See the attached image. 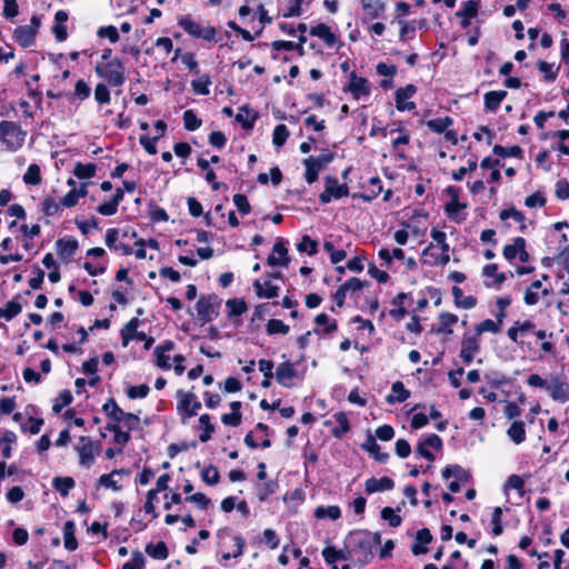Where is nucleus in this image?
<instances>
[{
    "instance_id": "42",
    "label": "nucleus",
    "mask_w": 569,
    "mask_h": 569,
    "mask_svg": "<svg viewBox=\"0 0 569 569\" xmlns=\"http://www.w3.org/2000/svg\"><path fill=\"white\" fill-rule=\"evenodd\" d=\"M97 167L93 163H78L74 167L73 173L79 179H90L96 174Z\"/></svg>"
},
{
    "instance_id": "55",
    "label": "nucleus",
    "mask_w": 569,
    "mask_h": 569,
    "mask_svg": "<svg viewBox=\"0 0 569 569\" xmlns=\"http://www.w3.org/2000/svg\"><path fill=\"white\" fill-rule=\"evenodd\" d=\"M119 473L120 471L113 470L111 473L102 475L99 478V483L106 488H110L114 491H118L120 489V486L118 485V481L114 479V477Z\"/></svg>"
},
{
    "instance_id": "43",
    "label": "nucleus",
    "mask_w": 569,
    "mask_h": 569,
    "mask_svg": "<svg viewBox=\"0 0 569 569\" xmlns=\"http://www.w3.org/2000/svg\"><path fill=\"white\" fill-rule=\"evenodd\" d=\"M500 330V325L491 319H486L476 326V335H478V337L485 332L498 333Z\"/></svg>"
},
{
    "instance_id": "11",
    "label": "nucleus",
    "mask_w": 569,
    "mask_h": 569,
    "mask_svg": "<svg viewBox=\"0 0 569 569\" xmlns=\"http://www.w3.org/2000/svg\"><path fill=\"white\" fill-rule=\"evenodd\" d=\"M179 26L190 36L194 38H201L204 40H212L216 36V29L213 27H201L196 21L188 17H183L179 20Z\"/></svg>"
},
{
    "instance_id": "53",
    "label": "nucleus",
    "mask_w": 569,
    "mask_h": 569,
    "mask_svg": "<svg viewBox=\"0 0 569 569\" xmlns=\"http://www.w3.org/2000/svg\"><path fill=\"white\" fill-rule=\"evenodd\" d=\"M94 99L100 104L109 103L111 100L108 87L100 82L94 88Z\"/></svg>"
},
{
    "instance_id": "27",
    "label": "nucleus",
    "mask_w": 569,
    "mask_h": 569,
    "mask_svg": "<svg viewBox=\"0 0 569 569\" xmlns=\"http://www.w3.org/2000/svg\"><path fill=\"white\" fill-rule=\"evenodd\" d=\"M507 97V91H489L485 94V107L489 111H496L502 100Z\"/></svg>"
},
{
    "instance_id": "32",
    "label": "nucleus",
    "mask_w": 569,
    "mask_h": 569,
    "mask_svg": "<svg viewBox=\"0 0 569 569\" xmlns=\"http://www.w3.org/2000/svg\"><path fill=\"white\" fill-rule=\"evenodd\" d=\"M509 438L517 445L526 439L525 425L521 421H515L507 431Z\"/></svg>"
},
{
    "instance_id": "64",
    "label": "nucleus",
    "mask_w": 569,
    "mask_h": 569,
    "mask_svg": "<svg viewBox=\"0 0 569 569\" xmlns=\"http://www.w3.org/2000/svg\"><path fill=\"white\" fill-rule=\"evenodd\" d=\"M560 140L558 149L561 153L569 156V130H560L557 132Z\"/></svg>"
},
{
    "instance_id": "16",
    "label": "nucleus",
    "mask_w": 569,
    "mask_h": 569,
    "mask_svg": "<svg viewBox=\"0 0 569 569\" xmlns=\"http://www.w3.org/2000/svg\"><path fill=\"white\" fill-rule=\"evenodd\" d=\"M348 90L356 99L367 97L370 94V87L367 79L358 77L356 73L350 74Z\"/></svg>"
},
{
    "instance_id": "40",
    "label": "nucleus",
    "mask_w": 569,
    "mask_h": 569,
    "mask_svg": "<svg viewBox=\"0 0 569 569\" xmlns=\"http://www.w3.org/2000/svg\"><path fill=\"white\" fill-rule=\"evenodd\" d=\"M542 286L541 280H536L531 283V286L526 290L523 301L528 306H535L539 301V296L537 290Z\"/></svg>"
},
{
    "instance_id": "56",
    "label": "nucleus",
    "mask_w": 569,
    "mask_h": 569,
    "mask_svg": "<svg viewBox=\"0 0 569 569\" xmlns=\"http://www.w3.org/2000/svg\"><path fill=\"white\" fill-rule=\"evenodd\" d=\"M144 562H146V559H144L143 555L141 553V551L134 550L132 552L131 560L126 562L122 566V569H143Z\"/></svg>"
},
{
    "instance_id": "61",
    "label": "nucleus",
    "mask_w": 569,
    "mask_h": 569,
    "mask_svg": "<svg viewBox=\"0 0 569 569\" xmlns=\"http://www.w3.org/2000/svg\"><path fill=\"white\" fill-rule=\"evenodd\" d=\"M201 478L208 485H216L219 481V472L217 468L209 466L204 468L201 472Z\"/></svg>"
},
{
    "instance_id": "44",
    "label": "nucleus",
    "mask_w": 569,
    "mask_h": 569,
    "mask_svg": "<svg viewBox=\"0 0 569 569\" xmlns=\"http://www.w3.org/2000/svg\"><path fill=\"white\" fill-rule=\"evenodd\" d=\"M199 422L204 429V431L199 436V440L201 442H207L214 432V426L210 422V417L207 413L200 416Z\"/></svg>"
},
{
    "instance_id": "15",
    "label": "nucleus",
    "mask_w": 569,
    "mask_h": 569,
    "mask_svg": "<svg viewBox=\"0 0 569 569\" xmlns=\"http://www.w3.org/2000/svg\"><path fill=\"white\" fill-rule=\"evenodd\" d=\"M452 119L450 117L445 118H437L427 121V126L430 130L437 133H445L446 139L449 141H452L453 143L457 142L456 132L452 130H449V127L452 126Z\"/></svg>"
},
{
    "instance_id": "49",
    "label": "nucleus",
    "mask_w": 569,
    "mask_h": 569,
    "mask_svg": "<svg viewBox=\"0 0 569 569\" xmlns=\"http://www.w3.org/2000/svg\"><path fill=\"white\" fill-rule=\"evenodd\" d=\"M211 84V79L209 76H202L197 80L191 82V87L193 91L198 94H209V86Z\"/></svg>"
},
{
    "instance_id": "37",
    "label": "nucleus",
    "mask_w": 569,
    "mask_h": 569,
    "mask_svg": "<svg viewBox=\"0 0 569 569\" xmlns=\"http://www.w3.org/2000/svg\"><path fill=\"white\" fill-rule=\"evenodd\" d=\"M458 321V317L453 313L443 312L439 317V332H443L447 335L452 333L451 326Z\"/></svg>"
},
{
    "instance_id": "60",
    "label": "nucleus",
    "mask_w": 569,
    "mask_h": 569,
    "mask_svg": "<svg viewBox=\"0 0 569 569\" xmlns=\"http://www.w3.org/2000/svg\"><path fill=\"white\" fill-rule=\"evenodd\" d=\"M234 206L242 214H248L251 211V206L244 194L237 193L232 198Z\"/></svg>"
},
{
    "instance_id": "47",
    "label": "nucleus",
    "mask_w": 569,
    "mask_h": 569,
    "mask_svg": "<svg viewBox=\"0 0 569 569\" xmlns=\"http://www.w3.org/2000/svg\"><path fill=\"white\" fill-rule=\"evenodd\" d=\"M266 330L269 335H287L289 332V326L278 319H271L266 326Z\"/></svg>"
},
{
    "instance_id": "26",
    "label": "nucleus",
    "mask_w": 569,
    "mask_h": 569,
    "mask_svg": "<svg viewBox=\"0 0 569 569\" xmlns=\"http://www.w3.org/2000/svg\"><path fill=\"white\" fill-rule=\"evenodd\" d=\"M452 297L456 306L462 309H471L477 305V299L475 297H465L462 290L457 286L452 288Z\"/></svg>"
},
{
    "instance_id": "46",
    "label": "nucleus",
    "mask_w": 569,
    "mask_h": 569,
    "mask_svg": "<svg viewBox=\"0 0 569 569\" xmlns=\"http://www.w3.org/2000/svg\"><path fill=\"white\" fill-rule=\"evenodd\" d=\"M317 241L312 240L309 236H303L301 241L297 244V250L313 256L317 253Z\"/></svg>"
},
{
    "instance_id": "5",
    "label": "nucleus",
    "mask_w": 569,
    "mask_h": 569,
    "mask_svg": "<svg viewBox=\"0 0 569 569\" xmlns=\"http://www.w3.org/2000/svg\"><path fill=\"white\" fill-rule=\"evenodd\" d=\"M333 160V153L326 151L318 157H309L303 160L306 168V181L311 184L318 180V174Z\"/></svg>"
},
{
    "instance_id": "1",
    "label": "nucleus",
    "mask_w": 569,
    "mask_h": 569,
    "mask_svg": "<svg viewBox=\"0 0 569 569\" xmlns=\"http://www.w3.org/2000/svg\"><path fill=\"white\" fill-rule=\"evenodd\" d=\"M349 541L353 545V551L361 556L362 561L368 562L373 555V549L381 543V535L359 530L350 535Z\"/></svg>"
},
{
    "instance_id": "57",
    "label": "nucleus",
    "mask_w": 569,
    "mask_h": 569,
    "mask_svg": "<svg viewBox=\"0 0 569 569\" xmlns=\"http://www.w3.org/2000/svg\"><path fill=\"white\" fill-rule=\"evenodd\" d=\"M381 518L387 520L391 527H399L401 525V517L396 515L393 509L390 507H385L381 510Z\"/></svg>"
},
{
    "instance_id": "33",
    "label": "nucleus",
    "mask_w": 569,
    "mask_h": 569,
    "mask_svg": "<svg viewBox=\"0 0 569 569\" xmlns=\"http://www.w3.org/2000/svg\"><path fill=\"white\" fill-rule=\"evenodd\" d=\"M362 9L371 18H377L385 9L381 0H360Z\"/></svg>"
},
{
    "instance_id": "34",
    "label": "nucleus",
    "mask_w": 569,
    "mask_h": 569,
    "mask_svg": "<svg viewBox=\"0 0 569 569\" xmlns=\"http://www.w3.org/2000/svg\"><path fill=\"white\" fill-rule=\"evenodd\" d=\"M522 247H526V240L521 237H517L511 244H507L503 248V256L507 260L515 259L519 251L522 249Z\"/></svg>"
},
{
    "instance_id": "59",
    "label": "nucleus",
    "mask_w": 569,
    "mask_h": 569,
    "mask_svg": "<svg viewBox=\"0 0 569 569\" xmlns=\"http://www.w3.org/2000/svg\"><path fill=\"white\" fill-rule=\"evenodd\" d=\"M99 38H107L110 42L114 43L119 40V33L116 27L107 26L99 28L97 32Z\"/></svg>"
},
{
    "instance_id": "39",
    "label": "nucleus",
    "mask_w": 569,
    "mask_h": 569,
    "mask_svg": "<svg viewBox=\"0 0 569 569\" xmlns=\"http://www.w3.org/2000/svg\"><path fill=\"white\" fill-rule=\"evenodd\" d=\"M22 311V307L19 302L10 300L4 305V308L0 309V317L6 320H11Z\"/></svg>"
},
{
    "instance_id": "58",
    "label": "nucleus",
    "mask_w": 569,
    "mask_h": 569,
    "mask_svg": "<svg viewBox=\"0 0 569 569\" xmlns=\"http://www.w3.org/2000/svg\"><path fill=\"white\" fill-rule=\"evenodd\" d=\"M107 429L114 433V441L119 445H126L130 440L129 433L122 431L118 423H109Z\"/></svg>"
},
{
    "instance_id": "8",
    "label": "nucleus",
    "mask_w": 569,
    "mask_h": 569,
    "mask_svg": "<svg viewBox=\"0 0 569 569\" xmlns=\"http://www.w3.org/2000/svg\"><path fill=\"white\" fill-rule=\"evenodd\" d=\"M325 183V190L319 196V200L323 204L329 203L331 199H340L349 193L348 186L340 184L338 179L335 177H326Z\"/></svg>"
},
{
    "instance_id": "35",
    "label": "nucleus",
    "mask_w": 569,
    "mask_h": 569,
    "mask_svg": "<svg viewBox=\"0 0 569 569\" xmlns=\"http://www.w3.org/2000/svg\"><path fill=\"white\" fill-rule=\"evenodd\" d=\"M23 181L27 184L38 186L41 183V170L40 167L36 163H32L28 167L26 173L23 174Z\"/></svg>"
},
{
    "instance_id": "51",
    "label": "nucleus",
    "mask_w": 569,
    "mask_h": 569,
    "mask_svg": "<svg viewBox=\"0 0 569 569\" xmlns=\"http://www.w3.org/2000/svg\"><path fill=\"white\" fill-rule=\"evenodd\" d=\"M369 452L375 455V458L381 462H386L389 458L388 453H380V446L376 442L372 437L367 439L366 445L363 446Z\"/></svg>"
},
{
    "instance_id": "30",
    "label": "nucleus",
    "mask_w": 569,
    "mask_h": 569,
    "mask_svg": "<svg viewBox=\"0 0 569 569\" xmlns=\"http://www.w3.org/2000/svg\"><path fill=\"white\" fill-rule=\"evenodd\" d=\"M63 542L64 548L69 551H73L78 547V542L74 536V525L72 521H67L63 526Z\"/></svg>"
},
{
    "instance_id": "22",
    "label": "nucleus",
    "mask_w": 569,
    "mask_h": 569,
    "mask_svg": "<svg viewBox=\"0 0 569 569\" xmlns=\"http://www.w3.org/2000/svg\"><path fill=\"white\" fill-rule=\"evenodd\" d=\"M287 249L283 243L278 241L273 244L272 253L268 257L269 266H287L289 263V259L287 257Z\"/></svg>"
},
{
    "instance_id": "45",
    "label": "nucleus",
    "mask_w": 569,
    "mask_h": 569,
    "mask_svg": "<svg viewBox=\"0 0 569 569\" xmlns=\"http://www.w3.org/2000/svg\"><path fill=\"white\" fill-rule=\"evenodd\" d=\"M499 217L501 220L513 219L516 222L520 223V230L525 229V217L516 208H508L502 210Z\"/></svg>"
},
{
    "instance_id": "12",
    "label": "nucleus",
    "mask_w": 569,
    "mask_h": 569,
    "mask_svg": "<svg viewBox=\"0 0 569 569\" xmlns=\"http://www.w3.org/2000/svg\"><path fill=\"white\" fill-rule=\"evenodd\" d=\"M280 272L267 274L263 282L256 280L253 287L259 298L271 299L279 296V287L273 284L272 279H279Z\"/></svg>"
},
{
    "instance_id": "36",
    "label": "nucleus",
    "mask_w": 569,
    "mask_h": 569,
    "mask_svg": "<svg viewBox=\"0 0 569 569\" xmlns=\"http://www.w3.org/2000/svg\"><path fill=\"white\" fill-rule=\"evenodd\" d=\"M52 483L54 489L63 497H67L69 491L74 487V480L71 477H56Z\"/></svg>"
},
{
    "instance_id": "10",
    "label": "nucleus",
    "mask_w": 569,
    "mask_h": 569,
    "mask_svg": "<svg viewBox=\"0 0 569 569\" xmlns=\"http://www.w3.org/2000/svg\"><path fill=\"white\" fill-rule=\"evenodd\" d=\"M139 325L140 320L138 318H132L122 329L121 337L124 347L132 339L144 341L146 349H149L152 346L154 339L152 337H148L142 331H138L137 328L139 327Z\"/></svg>"
},
{
    "instance_id": "54",
    "label": "nucleus",
    "mask_w": 569,
    "mask_h": 569,
    "mask_svg": "<svg viewBox=\"0 0 569 569\" xmlns=\"http://www.w3.org/2000/svg\"><path fill=\"white\" fill-rule=\"evenodd\" d=\"M72 395L69 390H63L59 393L58 399L52 406V410L58 413L62 410V408L67 407L72 402Z\"/></svg>"
},
{
    "instance_id": "17",
    "label": "nucleus",
    "mask_w": 569,
    "mask_h": 569,
    "mask_svg": "<svg viewBox=\"0 0 569 569\" xmlns=\"http://www.w3.org/2000/svg\"><path fill=\"white\" fill-rule=\"evenodd\" d=\"M395 486V482L389 477L382 478H369L365 483V489L368 493L382 492L391 490Z\"/></svg>"
},
{
    "instance_id": "31",
    "label": "nucleus",
    "mask_w": 569,
    "mask_h": 569,
    "mask_svg": "<svg viewBox=\"0 0 569 569\" xmlns=\"http://www.w3.org/2000/svg\"><path fill=\"white\" fill-rule=\"evenodd\" d=\"M146 552L154 558V559H159V560H164L168 558L169 556V551H168V548L166 546V543L163 541H159L158 543L153 545V543H148L146 546Z\"/></svg>"
},
{
    "instance_id": "20",
    "label": "nucleus",
    "mask_w": 569,
    "mask_h": 569,
    "mask_svg": "<svg viewBox=\"0 0 569 569\" xmlns=\"http://www.w3.org/2000/svg\"><path fill=\"white\" fill-rule=\"evenodd\" d=\"M296 377V368L290 361H284L277 367L276 379L283 387H289V381Z\"/></svg>"
},
{
    "instance_id": "63",
    "label": "nucleus",
    "mask_w": 569,
    "mask_h": 569,
    "mask_svg": "<svg viewBox=\"0 0 569 569\" xmlns=\"http://www.w3.org/2000/svg\"><path fill=\"white\" fill-rule=\"evenodd\" d=\"M502 509L500 507H496L492 512L491 523H492V532L495 536H499L502 533V525H501Z\"/></svg>"
},
{
    "instance_id": "2",
    "label": "nucleus",
    "mask_w": 569,
    "mask_h": 569,
    "mask_svg": "<svg viewBox=\"0 0 569 569\" xmlns=\"http://www.w3.org/2000/svg\"><path fill=\"white\" fill-rule=\"evenodd\" d=\"M27 131L14 121L3 120L0 122V143L6 150L14 152L19 150L26 140Z\"/></svg>"
},
{
    "instance_id": "41",
    "label": "nucleus",
    "mask_w": 569,
    "mask_h": 569,
    "mask_svg": "<svg viewBox=\"0 0 569 569\" xmlns=\"http://www.w3.org/2000/svg\"><path fill=\"white\" fill-rule=\"evenodd\" d=\"M102 409L110 419H112L116 422H120V417L123 415V411L121 408H119L114 399H109L103 405Z\"/></svg>"
},
{
    "instance_id": "23",
    "label": "nucleus",
    "mask_w": 569,
    "mask_h": 569,
    "mask_svg": "<svg viewBox=\"0 0 569 569\" xmlns=\"http://www.w3.org/2000/svg\"><path fill=\"white\" fill-rule=\"evenodd\" d=\"M482 274L487 278H492V282H488L487 287H500L507 279L503 272H498V266L490 263L483 267Z\"/></svg>"
},
{
    "instance_id": "29",
    "label": "nucleus",
    "mask_w": 569,
    "mask_h": 569,
    "mask_svg": "<svg viewBox=\"0 0 569 569\" xmlns=\"http://www.w3.org/2000/svg\"><path fill=\"white\" fill-rule=\"evenodd\" d=\"M257 119V113L248 107H241L236 116V120L241 123L244 129H251Z\"/></svg>"
},
{
    "instance_id": "38",
    "label": "nucleus",
    "mask_w": 569,
    "mask_h": 569,
    "mask_svg": "<svg viewBox=\"0 0 569 569\" xmlns=\"http://www.w3.org/2000/svg\"><path fill=\"white\" fill-rule=\"evenodd\" d=\"M315 516L319 519L330 518L337 520L341 517V511L338 506L318 507L315 510Z\"/></svg>"
},
{
    "instance_id": "13",
    "label": "nucleus",
    "mask_w": 569,
    "mask_h": 569,
    "mask_svg": "<svg viewBox=\"0 0 569 569\" xmlns=\"http://www.w3.org/2000/svg\"><path fill=\"white\" fill-rule=\"evenodd\" d=\"M479 338L478 335H465L461 341V350H460V358L466 362L470 363L473 360L475 355L479 351L480 345H479Z\"/></svg>"
},
{
    "instance_id": "6",
    "label": "nucleus",
    "mask_w": 569,
    "mask_h": 569,
    "mask_svg": "<svg viewBox=\"0 0 569 569\" xmlns=\"http://www.w3.org/2000/svg\"><path fill=\"white\" fill-rule=\"evenodd\" d=\"M176 397L178 399L177 410L180 413L182 421L196 416L201 408V402L197 399L193 392L178 390Z\"/></svg>"
},
{
    "instance_id": "21",
    "label": "nucleus",
    "mask_w": 569,
    "mask_h": 569,
    "mask_svg": "<svg viewBox=\"0 0 569 569\" xmlns=\"http://www.w3.org/2000/svg\"><path fill=\"white\" fill-rule=\"evenodd\" d=\"M432 540V535L429 529L423 528L416 533V543L411 547L415 556L423 555L428 551L427 545Z\"/></svg>"
},
{
    "instance_id": "28",
    "label": "nucleus",
    "mask_w": 569,
    "mask_h": 569,
    "mask_svg": "<svg viewBox=\"0 0 569 569\" xmlns=\"http://www.w3.org/2000/svg\"><path fill=\"white\" fill-rule=\"evenodd\" d=\"M322 556L327 563L335 565L337 560H348L350 552L346 550H337L335 547H326L322 550Z\"/></svg>"
},
{
    "instance_id": "14",
    "label": "nucleus",
    "mask_w": 569,
    "mask_h": 569,
    "mask_svg": "<svg viewBox=\"0 0 569 569\" xmlns=\"http://www.w3.org/2000/svg\"><path fill=\"white\" fill-rule=\"evenodd\" d=\"M416 91L417 89L413 84H408L405 88H399L396 90V107L399 111H410L416 108L413 102L407 101L416 93Z\"/></svg>"
},
{
    "instance_id": "9",
    "label": "nucleus",
    "mask_w": 569,
    "mask_h": 569,
    "mask_svg": "<svg viewBox=\"0 0 569 569\" xmlns=\"http://www.w3.org/2000/svg\"><path fill=\"white\" fill-rule=\"evenodd\" d=\"M30 22L31 24L29 26H20L16 28L13 32V39L24 48L34 43L36 34L41 24L40 18L37 16H33Z\"/></svg>"
},
{
    "instance_id": "19",
    "label": "nucleus",
    "mask_w": 569,
    "mask_h": 569,
    "mask_svg": "<svg viewBox=\"0 0 569 569\" xmlns=\"http://www.w3.org/2000/svg\"><path fill=\"white\" fill-rule=\"evenodd\" d=\"M56 248L59 258L63 261H68L74 256L78 249V241L74 239H59L56 242Z\"/></svg>"
},
{
    "instance_id": "48",
    "label": "nucleus",
    "mask_w": 569,
    "mask_h": 569,
    "mask_svg": "<svg viewBox=\"0 0 569 569\" xmlns=\"http://www.w3.org/2000/svg\"><path fill=\"white\" fill-rule=\"evenodd\" d=\"M228 309H229V316H241L247 311V305L243 300L240 299H230L226 302Z\"/></svg>"
},
{
    "instance_id": "52",
    "label": "nucleus",
    "mask_w": 569,
    "mask_h": 569,
    "mask_svg": "<svg viewBox=\"0 0 569 569\" xmlns=\"http://www.w3.org/2000/svg\"><path fill=\"white\" fill-rule=\"evenodd\" d=\"M289 137V130L284 124L276 126L272 136V142L277 147H281Z\"/></svg>"
},
{
    "instance_id": "25",
    "label": "nucleus",
    "mask_w": 569,
    "mask_h": 569,
    "mask_svg": "<svg viewBox=\"0 0 569 569\" xmlns=\"http://www.w3.org/2000/svg\"><path fill=\"white\" fill-rule=\"evenodd\" d=\"M392 393L387 397V402L392 405L395 402H403L406 401L410 392L407 390L401 381H396L391 386Z\"/></svg>"
},
{
    "instance_id": "7",
    "label": "nucleus",
    "mask_w": 569,
    "mask_h": 569,
    "mask_svg": "<svg viewBox=\"0 0 569 569\" xmlns=\"http://www.w3.org/2000/svg\"><path fill=\"white\" fill-rule=\"evenodd\" d=\"M79 456V463L89 468L94 462V457L100 452V446L96 445L90 438L81 436L79 443L76 446Z\"/></svg>"
},
{
    "instance_id": "24",
    "label": "nucleus",
    "mask_w": 569,
    "mask_h": 569,
    "mask_svg": "<svg viewBox=\"0 0 569 569\" xmlns=\"http://www.w3.org/2000/svg\"><path fill=\"white\" fill-rule=\"evenodd\" d=\"M310 34L322 39L327 46L331 47L336 43L337 37L331 32L326 23H319L311 28Z\"/></svg>"
},
{
    "instance_id": "3",
    "label": "nucleus",
    "mask_w": 569,
    "mask_h": 569,
    "mask_svg": "<svg viewBox=\"0 0 569 569\" xmlns=\"http://www.w3.org/2000/svg\"><path fill=\"white\" fill-rule=\"evenodd\" d=\"M94 72L113 87H121L126 82L124 67L119 58L110 62H98Z\"/></svg>"
},
{
    "instance_id": "4",
    "label": "nucleus",
    "mask_w": 569,
    "mask_h": 569,
    "mask_svg": "<svg viewBox=\"0 0 569 569\" xmlns=\"http://www.w3.org/2000/svg\"><path fill=\"white\" fill-rule=\"evenodd\" d=\"M221 306V300L214 296H202L196 303L197 309V318L201 322V325L211 322L219 315V309Z\"/></svg>"
},
{
    "instance_id": "18",
    "label": "nucleus",
    "mask_w": 569,
    "mask_h": 569,
    "mask_svg": "<svg viewBox=\"0 0 569 569\" xmlns=\"http://www.w3.org/2000/svg\"><path fill=\"white\" fill-rule=\"evenodd\" d=\"M550 397L559 402H566L569 399V383L553 379L548 388Z\"/></svg>"
},
{
    "instance_id": "62",
    "label": "nucleus",
    "mask_w": 569,
    "mask_h": 569,
    "mask_svg": "<svg viewBox=\"0 0 569 569\" xmlns=\"http://www.w3.org/2000/svg\"><path fill=\"white\" fill-rule=\"evenodd\" d=\"M91 89L84 80H78L74 87L73 96L79 100H86L90 96Z\"/></svg>"
},
{
    "instance_id": "50",
    "label": "nucleus",
    "mask_w": 569,
    "mask_h": 569,
    "mask_svg": "<svg viewBox=\"0 0 569 569\" xmlns=\"http://www.w3.org/2000/svg\"><path fill=\"white\" fill-rule=\"evenodd\" d=\"M202 121L196 116L192 110H187L183 113V124L189 131H194L200 128Z\"/></svg>"
}]
</instances>
